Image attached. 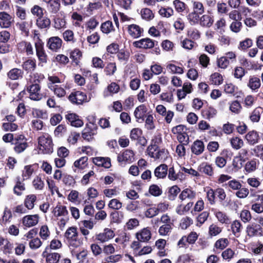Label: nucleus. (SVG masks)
<instances>
[{"label":"nucleus","instance_id":"obj_1","mask_svg":"<svg viewBox=\"0 0 263 263\" xmlns=\"http://www.w3.org/2000/svg\"><path fill=\"white\" fill-rule=\"evenodd\" d=\"M134 47L142 49H151L154 48L151 53L159 55L161 50L157 41L153 40L149 37L142 38L139 40L134 41L133 43Z\"/></svg>","mask_w":263,"mask_h":263},{"label":"nucleus","instance_id":"obj_2","mask_svg":"<svg viewBox=\"0 0 263 263\" xmlns=\"http://www.w3.org/2000/svg\"><path fill=\"white\" fill-rule=\"evenodd\" d=\"M98 127L93 122H89L81 133L82 137L84 140L90 142L95 140V136L98 133Z\"/></svg>","mask_w":263,"mask_h":263},{"label":"nucleus","instance_id":"obj_3","mask_svg":"<svg viewBox=\"0 0 263 263\" xmlns=\"http://www.w3.org/2000/svg\"><path fill=\"white\" fill-rule=\"evenodd\" d=\"M40 151L44 154H50L53 152V144L51 137L48 134L42 135L38 138Z\"/></svg>","mask_w":263,"mask_h":263},{"label":"nucleus","instance_id":"obj_4","mask_svg":"<svg viewBox=\"0 0 263 263\" xmlns=\"http://www.w3.org/2000/svg\"><path fill=\"white\" fill-rule=\"evenodd\" d=\"M129 138L132 141L136 142V145L145 147L147 144V140L143 135L142 130L139 128H134L130 132Z\"/></svg>","mask_w":263,"mask_h":263},{"label":"nucleus","instance_id":"obj_5","mask_svg":"<svg viewBox=\"0 0 263 263\" xmlns=\"http://www.w3.org/2000/svg\"><path fill=\"white\" fill-rule=\"evenodd\" d=\"M35 48L36 55L39 60L38 65L43 67L47 62L48 55L44 49V43L40 39H38L35 43Z\"/></svg>","mask_w":263,"mask_h":263},{"label":"nucleus","instance_id":"obj_6","mask_svg":"<svg viewBox=\"0 0 263 263\" xmlns=\"http://www.w3.org/2000/svg\"><path fill=\"white\" fill-rule=\"evenodd\" d=\"M26 91L29 93V98L30 100L35 101L41 100L45 96L41 92V85H35L30 83L26 86Z\"/></svg>","mask_w":263,"mask_h":263},{"label":"nucleus","instance_id":"obj_7","mask_svg":"<svg viewBox=\"0 0 263 263\" xmlns=\"http://www.w3.org/2000/svg\"><path fill=\"white\" fill-rule=\"evenodd\" d=\"M13 150L17 154L23 153L28 146L27 139L23 134L15 135L13 144Z\"/></svg>","mask_w":263,"mask_h":263},{"label":"nucleus","instance_id":"obj_8","mask_svg":"<svg viewBox=\"0 0 263 263\" xmlns=\"http://www.w3.org/2000/svg\"><path fill=\"white\" fill-rule=\"evenodd\" d=\"M68 100L73 105H82L88 102L86 93L81 90L73 89L68 97Z\"/></svg>","mask_w":263,"mask_h":263},{"label":"nucleus","instance_id":"obj_9","mask_svg":"<svg viewBox=\"0 0 263 263\" xmlns=\"http://www.w3.org/2000/svg\"><path fill=\"white\" fill-rule=\"evenodd\" d=\"M70 246L77 248L79 246L78 241V232L76 227H71L67 229L64 235Z\"/></svg>","mask_w":263,"mask_h":263},{"label":"nucleus","instance_id":"obj_10","mask_svg":"<svg viewBox=\"0 0 263 263\" xmlns=\"http://www.w3.org/2000/svg\"><path fill=\"white\" fill-rule=\"evenodd\" d=\"M246 233L250 237L263 236V228L257 222H252L246 228Z\"/></svg>","mask_w":263,"mask_h":263},{"label":"nucleus","instance_id":"obj_11","mask_svg":"<svg viewBox=\"0 0 263 263\" xmlns=\"http://www.w3.org/2000/svg\"><path fill=\"white\" fill-rule=\"evenodd\" d=\"M152 112V111H148L145 104H141L135 108L134 114L136 121L139 123H142L144 121L147 116Z\"/></svg>","mask_w":263,"mask_h":263},{"label":"nucleus","instance_id":"obj_12","mask_svg":"<svg viewBox=\"0 0 263 263\" xmlns=\"http://www.w3.org/2000/svg\"><path fill=\"white\" fill-rule=\"evenodd\" d=\"M135 154L133 150L126 149L122 154H119L117 157V160L121 164H126L127 163H131L135 160Z\"/></svg>","mask_w":263,"mask_h":263},{"label":"nucleus","instance_id":"obj_13","mask_svg":"<svg viewBox=\"0 0 263 263\" xmlns=\"http://www.w3.org/2000/svg\"><path fill=\"white\" fill-rule=\"evenodd\" d=\"M63 41L58 36H52L49 37L47 42L46 46L52 51L57 52L62 45Z\"/></svg>","mask_w":263,"mask_h":263},{"label":"nucleus","instance_id":"obj_14","mask_svg":"<svg viewBox=\"0 0 263 263\" xmlns=\"http://www.w3.org/2000/svg\"><path fill=\"white\" fill-rule=\"evenodd\" d=\"M115 236L114 231L108 228L104 229L102 233L96 234L95 240L103 243L112 238Z\"/></svg>","mask_w":263,"mask_h":263},{"label":"nucleus","instance_id":"obj_15","mask_svg":"<svg viewBox=\"0 0 263 263\" xmlns=\"http://www.w3.org/2000/svg\"><path fill=\"white\" fill-rule=\"evenodd\" d=\"M23 71L27 73H31L36 68V62L35 59H26L22 64Z\"/></svg>","mask_w":263,"mask_h":263},{"label":"nucleus","instance_id":"obj_16","mask_svg":"<svg viewBox=\"0 0 263 263\" xmlns=\"http://www.w3.org/2000/svg\"><path fill=\"white\" fill-rule=\"evenodd\" d=\"M66 120L70 123V125L76 127H80L83 126L84 123L82 120L79 118L78 115L74 113H69L65 116Z\"/></svg>","mask_w":263,"mask_h":263},{"label":"nucleus","instance_id":"obj_17","mask_svg":"<svg viewBox=\"0 0 263 263\" xmlns=\"http://www.w3.org/2000/svg\"><path fill=\"white\" fill-rule=\"evenodd\" d=\"M162 143V135L160 133H157L152 138L150 145L147 148V152L151 150L157 151L159 145Z\"/></svg>","mask_w":263,"mask_h":263},{"label":"nucleus","instance_id":"obj_18","mask_svg":"<svg viewBox=\"0 0 263 263\" xmlns=\"http://www.w3.org/2000/svg\"><path fill=\"white\" fill-rule=\"evenodd\" d=\"M127 31L131 37L137 39L142 35L143 29L137 24H131L127 27Z\"/></svg>","mask_w":263,"mask_h":263},{"label":"nucleus","instance_id":"obj_19","mask_svg":"<svg viewBox=\"0 0 263 263\" xmlns=\"http://www.w3.org/2000/svg\"><path fill=\"white\" fill-rule=\"evenodd\" d=\"M17 50L20 53H26L27 55H32L33 50L30 42L22 41L17 45Z\"/></svg>","mask_w":263,"mask_h":263},{"label":"nucleus","instance_id":"obj_20","mask_svg":"<svg viewBox=\"0 0 263 263\" xmlns=\"http://www.w3.org/2000/svg\"><path fill=\"white\" fill-rule=\"evenodd\" d=\"M92 162L98 166H102L105 168L111 167V160L109 157H97L92 158Z\"/></svg>","mask_w":263,"mask_h":263},{"label":"nucleus","instance_id":"obj_21","mask_svg":"<svg viewBox=\"0 0 263 263\" xmlns=\"http://www.w3.org/2000/svg\"><path fill=\"white\" fill-rule=\"evenodd\" d=\"M224 91L227 94L230 95L231 96L238 98L240 95L242 94L241 91H239L237 86L231 83H226L224 86Z\"/></svg>","mask_w":263,"mask_h":263},{"label":"nucleus","instance_id":"obj_22","mask_svg":"<svg viewBox=\"0 0 263 263\" xmlns=\"http://www.w3.org/2000/svg\"><path fill=\"white\" fill-rule=\"evenodd\" d=\"M39 219V216L37 214L26 215L23 218L22 223L27 227H31L38 223Z\"/></svg>","mask_w":263,"mask_h":263},{"label":"nucleus","instance_id":"obj_23","mask_svg":"<svg viewBox=\"0 0 263 263\" xmlns=\"http://www.w3.org/2000/svg\"><path fill=\"white\" fill-rule=\"evenodd\" d=\"M229 152L228 149H224L220 153V156L216 157L215 162L217 167L223 168L226 165Z\"/></svg>","mask_w":263,"mask_h":263},{"label":"nucleus","instance_id":"obj_24","mask_svg":"<svg viewBox=\"0 0 263 263\" xmlns=\"http://www.w3.org/2000/svg\"><path fill=\"white\" fill-rule=\"evenodd\" d=\"M7 76L11 80H18L23 78L24 71L22 69L13 68L7 72Z\"/></svg>","mask_w":263,"mask_h":263},{"label":"nucleus","instance_id":"obj_25","mask_svg":"<svg viewBox=\"0 0 263 263\" xmlns=\"http://www.w3.org/2000/svg\"><path fill=\"white\" fill-rule=\"evenodd\" d=\"M168 166L166 164H161L154 171V175L157 179H164L167 174Z\"/></svg>","mask_w":263,"mask_h":263},{"label":"nucleus","instance_id":"obj_26","mask_svg":"<svg viewBox=\"0 0 263 263\" xmlns=\"http://www.w3.org/2000/svg\"><path fill=\"white\" fill-rule=\"evenodd\" d=\"M192 152L196 155L201 154L204 150L203 142L200 140H195L191 146Z\"/></svg>","mask_w":263,"mask_h":263},{"label":"nucleus","instance_id":"obj_27","mask_svg":"<svg viewBox=\"0 0 263 263\" xmlns=\"http://www.w3.org/2000/svg\"><path fill=\"white\" fill-rule=\"evenodd\" d=\"M180 191L181 190L179 187L177 185H174L172 186L168 187L167 189L165 194L169 200L173 201L176 199L178 194Z\"/></svg>","mask_w":263,"mask_h":263},{"label":"nucleus","instance_id":"obj_28","mask_svg":"<svg viewBox=\"0 0 263 263\" xmlns=\"http://www.w3.org/2000/svg\"><path fill=\"white\" fill-rule=\"evenodd\" d=\"M196 193L191 188H186L183 190L179 195V198L181 201L185 200L186 199L190 200L195 198Z\"/></svg>","mask_w":263,"mask_h":263},{"label":"nucleus","instance_id":"obj_29","mask_svg":"<svg viewBox=\"0 0 263 263\" xmlns=\"http://www.w3.org/2000/svg\"><path fill=\"white\" fill-rule=\"evenodd\" d=\"M247 85L252 91L257 92L261 86L259 78L255 76H250Z\"/></svg>","mask_w":263,"mask_h":263},{"label":"nucleus","instance_id":"obj_30","mask_svg":"<svg viewBox=\"0 0 263 263\" xmlns=\"http://www.w3.org/2000/svg\"><path fill=\"white\" fill-rule=\"evenodd\" d=\"M217 110L211 106H206L201 111L202 117L208 120H210L215 117Z\"/></svg>","mask_w":263,"mask_h":263},{"label":"nucleus","instance_id":"obj_31","mask_svg":"<svg viewBox=\"0 0 263 263\" xmlns=\"http://www.w3.org/2000/svg\"><path fill=\"white\" fill-rule=\"evenodd\" d=\"M151 232L148 228H144L141 232L136 234V237L139 241L146 242L151 238Z\"/></svg>","mask_w":263,"mask_h":263},{"label":"nucleus","instance_id":"obj_32","mask_svg":"<svg viewBox=\"0 0 263 263\" xmlns=\"http://www.w3.org/2000/svg\"><path fill=\"white\" fill-rule=\"evenodd\" d=\"M198 171L205 175L212 176L214 174V170L211 164L207 162H203L198 167Z\"/></svg>","mask_w":263,"mask_h":263},{"label":"nucleus","instance_id":"obj_33","mask_svg":"<svg viewBox=\"0 0 263 263\" xmlns=\"http://www.w3.org/2000/svg\"><path fill=\"white\" fill-rule=\"evenodd\" d=\"M246 139L249 144L254 145L259 141V136L256 131L253 130L247 133Z\"/></svg>","mask_w":263,"mask_h":263},{"label":"nucleus","instance_id":"obj_34","mask_svg":"<svg viewBox=\"0 0 263 263\" xmlns=\"http://www.w3.org/2000/svg\"><path fill=\"white\" fill-rule=\"evenodd\" d=\"M36 24L40 29H47L50 27L51 22L49 18L43 16L36 19Z\"/></svg>","mask_w":263,"mask_h":263},{"label":"nucleus","instance_id":"obj_35","mask_svg":"<svg viewBox=\"0 0 263 263\" xmlns=\"http://www.w3.org/2000/svg\"><path fill=\"white\" fill-rule=\"evenodd\" d=\"M262 113L263 108L261 107H257L252 111L249 116V118L253 123L258 122L260 119L261 115Z\"/></svg>","mask_w":263,"mask_h":263},{"label":"nucleus","instance_id":"obj_36","mask_svg":"<svg viewBox=\"0 0 263 263\" xmlns=\"http://www.w3.org/2000/svg\"><path fill=\"white\" fill-rule=\"evenodd\" d=\"M52 213L55 217L66 216L68 215L66 206L61 205L60 203L53 210Z\"/></svg>","mask_w":263,"mask_h":263},{"label":"nucleus","instance_id":"obj_37","mask_svg":"<svg viewBox=\"0 0 263 263\" xmlns=\"http://www.w3.org/2000/svg\"><path fill=\"white\" fill-rule=\"evenodd\" d=\"M36 196L30 194L26 196L24 200V205L28 210H32L34 206V202L36 201Z\"/></svg>","mask_w":263,"mask_h":263},{"label":"nucleus","instance_id":"obj_38","mask_svg":"<svg viewBox=\"0 0 263 263\" xmlns=\"http://www.w3.org/2000/svg\"><path fill=\"white\" fill-rule=\"evenodd\" d=\"M82 57V52L79 49H74L70 54V58L72 60V63L76 66L79 65Z\"/></svg>","mask_w":263,"mask_h":263},{"label":"nucleus","instance_id":"obj_39","mask_svg":"<svg viewBox=\"0 0 263 263\" xmlns=\"http://www.w3.org/2000/svg\"><path fill=\"white\" fill-rule=\"evenodd\" d=\"M214 20L213 16L208 14L203 15L200 18L199 24L203 27L209 28L213 25Z\"/></svg>","mask_w":263,"mask_h":263},{"label":"nucleus","instance_id":"obj_40","mask_svg":"<svg viewBox=\"0 0 263 263\" xmlns=\"http://www.w3.org/2000/svg\"><path fill=\"white\" fill-rule=\"evenodd\" d=\"M119 50V46L117 43H112L107 46L106 51L107 53L104 54L103 57V59H106L110 57L109 54H116L117 53Z\"/></svg>","mask_w":263,"mask_h":263},{"label":"nucleus","instance_id":"obj_41","mask_svg":"<svg viewBox=\"0 0 263 263\" xmlns=\"http://www.w3.org/2000/svg\"><path fill=\"white\" fill-rule=\"evenodd\" d=\"M48 9L52 13H57L60 8L59 0H48Z\"/></svg>","mask_w":263,"mask_h":263},{"label":"nucleus","instance_id":"obj_42","mask_svg":"<svg viewBox=\"0 0 263 263\" xmlns=\"http://www.w3.org/2000/svg\"><path fill=\"white\" fill-rule=\"evenodd\" d=\"M215 216L219 222L222 224H229L231 223V219L226 213L222 211H217L215 213Z\"/></svg>","mask_w":263,"mask_h":263},{"label":"nucleus","instance_id":"obj_43","mask_svg":"<svg viewBox=\"0 0 263 263\" xmlns=\"http://www.w3.org/2000/svg\"><path fill=\"white\" fill-rule=\"evenodd\" d=\"M165 152H167V151H165V148L159 149V148L157 151L151 150L147 152L148 155L155 159L162 158L166 154Z\"/></svg>","mask_w":263,"mask_h":263},{"label":"nucleus","instance_id":"obj_44","mask_svg":"<svg viewBox=\"0 0 263 263\" xmlns=\"http://www.w3.org/2000/svg\"><path fill=\"white\" fill-rule=\"evenodd\" d=\"M100 29L103 33L105 34H108L115 30L111 21H107L103 23L101 25Z\"/></svg>","mask_w":263,"mask_h":263},{"label":"nucleus","instance_id":"obj_45","mask_svg":"<svg viewBox=\"0 0 263 263\" xmlns=\"http://www.w3.org/2000/svg\"><path fill=\"white\" fill-rule=\"evenodd\" d=\"M231 228L233 234L235 237H238L240 236L242 227L239 221L237 220L234 221L231 224Z\"/></svg>","mask_w":263,"mask_h":263},{"label":"nucleus","instance_id":"obj_46","mask_svg":"<svg viewBox=\"0 0 263 263\" xmlns=\"http://www.w3.org/2000/svg\"><path fill=\"white\" fill-rule=\"evenodd\" d=\"M0 20H2V27L8 28L11 26V16L6 12H0Z\"/></svg>","mask_w":263,"mask_h":263},{"label":"nucleus","instance_id":"obj_47","mask_svg":"<svg viewBox=\"0 0 263 263\" xmlns=\"http://www.w3.org/2000/svg\"><path fill=\"white\" fill-rule=\"evenodd\" d=\"M88 157L83 156L76 160L73 163V165L76 168L80 170H84L88 166Z\"/></svg>","mask_w":263,"mask_h":263},{"label":"nucleus","instance_id":"obj_48","mask_svg":"<svg viewBox=\"0 0 263 263\" xmlns=\"http://www.w3.org/2000/svg\"><path fill=\"white\" fill-rule=\"evenodd\" d=\"M130 52L128 50L124 49L119 50L117 53V58L119 61L127 62L130 57Z\"/></svg>","mask_w":263,"mask_h":263},{"label":"nucleus","instance_id":"obj_49","mask_svg":"<svg viewBox=\"0 0 263 263\" xmlns=\"http://www.w3.org/2000/svg\"><path fill=\"white\" fill-rule=\"evenodd\" d=\"M117 69L115 62H109L104 66V71L106 76H111L114 74Z\"/></svg>","mask_w":263,"mask_h":263},{"label":"nucleus","instance_id":"obj_50","mask_svg":"<svg viewBox=\"0 0 263 263\" xmlns=\"http://www.w3.org/2000/svg\"><path fill=\"white\" fill-rule=\"evenodd\" d=\"M64 40L67 43H74L76 42V39L74 37L73 32L69 29L65 30L62 34Z\"/></svg>","mask_w":263,"mask_h":263},{"label":"nucleus","instance_id":"obj_51","mask_svg":"<svg viewBox=\"0 0 263 263\" xmlns=\"http://www.w3.org/2000/svg\"><path fill=\"white\" fill-rule=\"evenodd\" d=\"M230 143L234 149L238 150L243 145V141L242 139L238 137H232L230 140Z\"/></svg>","mask_w":263,"mask_h":263},{"label":"nucleus","instance_id":"obj_52","mask_svg":"<svg viewBox=\"0 0 263 263\" xmlns=\"http://www.w3.org/2000/svg\"><path fill=\"white\" fill-rule=\"evenodd\" d=\"M140 14L142 18L146 21H151L155 16L153 11L149 8H143L141 10Z\"/></svg>","mask_w":263,"mask_h":263},{"label":"nucleus","instance_id":"obj_53","mask_svg":"<svg viewBox=\"0 0 263 263\" xmlns=\"http://www.w3.org/2000/svg\"><path fill=\"white\" fill-rule=\"evenodd\" d=\"M148 192L154 197H158L162 195L163 192L160 186L157 184H153L149 186Z\"/></svg>","mask_w":263,"mask_h":263},{"label":"nucleus","instance_id":"obj_54","mask_svg":"<svg viewBox=\"0 0 263 263\" xmlns=\"http://www.w3.org/2000/svg\"><path fill=\"white\" fill-rule=\"evenodd\" d=\"M32 114L34 118H41L42 119H47L48 118L47 111L40 109L33 108Z\"/></svg>","mask_w":263,"mask_h":263},{"label":"nucleus","instance_id":"obj_55","mask_svg":"<svg viewBox=\"0 0 263 263\" xmlns=\"http://www.w3.org/2000/svg\"><path fill=\"white\" fill-rule=\"evenodd\" d=\"M45 79V76L44 74L42 73L35 72L33 74L32 76V79L30 81V83L35 84V85H40L41 83Z\"/></svg>","mask_w":263,"mask_h":263},{"label":"nucleus","instance_id":"obj_56","mask_svg":"<svg viewBox=\"0 0 263 263\" xmlns=\"http://www.w3.org/2000/svg\"><path fill=\"white\" fill-rule=\"evenodd\" d=\"M145 126L147 130H153L155 128L154 117L152 114H149L145 119Z\"/></svg>","mask_w":263,"mask_h":263},{"label":"nucleus","instance_id":"obj_57","mask_svg":"<svg viewBox=\"0 0 263 263\" xmlns=\"http://www.w3.org/2000/svg\"><path fill=\"white\" fill-rule=\"evenodd\" d=\"M110 218L113 222L119 223L123 218V214L121 212L115 211L111 213Z\"/></svg>","mask_w":263,"mask_h":263},{"label":"nucleus","instance_id":"obj_58","mask_svg":"<svg viewBox=\"0 0 263 263\" xmlns=\"http://www.w3.org/2000/svg\"><path fill=\"white\" fill-rule=\"evenodd\" d=\"M256 161L257 160L256 159H253L248 161L245 166V171L248 173L255 171L257 168Z\"/></svg>","mask_w":263,"mask_h":263},{"label":"nucleus","instance_id":"obj_59","mask_svg":"<svg viewBox=\"0 0 263 263\" xmlns=\"http://www.w3.org/2000/svg\"><path fill=\"white\" fill-rule=\"evenodd\" d=\"M230 110L233 113L238 114L241 112L242 106L237 100L233 101L230 105Z\"/></svg>","mask_w":263,"mask_h":263},{"label":"nucleus","instance_id":"obj_60","mask_svg":"<svg viewBox=\"0 0 263 263\" xmlns=\"http://www.w3.org/2000/svg\"><path fill=\"white\" fill-rule=\"evenodd\" d=\"M211 80L213 84L219 85L223 83V79L222 76L218 72H214L211 76Z\"/></svg>","mask_w":263,"mask_h":263},{"label":"nucleus","instance_id":"obj_61","mask_svg":"<svg viewBox=\"0 0 263 263\" xmlns=\"http://www.w3.org/2000/svg\"><path fill=\"white\" fill-rule=\"evenodd\" d=\"M173 224H163L161 226L158 230V232L160 235L161 236H166L169 234V233L171 232L172 230V226Z\"/></svg>","mask_w":263,"mask_h":263},{"label":"nucleus","instance_id":"obj_62","mask_svg":"<svg viewBox=\"0 0 263 263\" xmlns=\"http://www.w3.org/2000/svg\"><path fill=\"white\" fill-rule=\"evenodd\" d=\"M62 181L66 186H73L76 183L73 177L67 174L63 175Z\"/></svg>","mask_w":263,"mask_h":263},{"label":"nucleus","instance_id":"obj_63","mask_svg":"<svg viewBox=\"0 0 263 263\" xmlns=\"http://www.w3.org/2000/svg\"><path fill=\"white\" fill-rule=\"evenodd\" d=\"M187 36L192 40H197L200 37V32L196 28H190L187 31Z\"/></svg>","mask_w":263,"mask_h":263},{"label":"nucleus","instance_id":"obj_64","mask_svg":"<svg viewBox=\"0 0 263 263\" xmlns=\"http://www.w3.org/2000/svg\"><path fill=\"white\" fill-rule=\"evenodd\" d=\"M61 256L58 253H51L47 256V263H58Z\"/></svg>","mask_w":263,"mask_h":263}]
</instances>
